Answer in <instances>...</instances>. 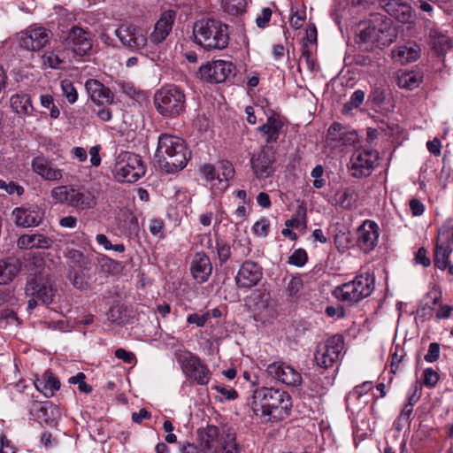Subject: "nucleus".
I'll return each mask as SVG.
<instances>
[{
	"label": "nucleus",
	"instance_id": "1",
	"mask_svg": "<svg viewBox=\"0 0 453 453\" xmlns=\"http://www.w3.org/2000/svg\"><path fill=\"white\" fill-rule=\"evenodd\" d=\"M249 404L255 416L273 421L288 416L292 401L283 389L262 387L253 391Z\"/></svg>",
	"mask_w": 453,
	"mask_h": 453
},
{
	"label": "nucleus",
	"instance_id": "2",
	"mask_svg": "<svg viewBox=\"0 0 453 453\" xmlns=\"http://www.w3.org/2000/svg\"><path fill=\"white\" fill-rule=\"evenodd\" d=\"M190 155L182 138L167 133L159 134L155 157L160 168L166 173L182 170L187 165Z\"/></svg>",
	"mask_w": 453,
	"mask_h": 453
},
{
	"label": "nucleus",
	"instance_id": "3",
	"mask_svg": "<svg viewBox=\"0 0 453 453\" xmlns=\"http://www.w3.org/2000/svg\"><path fill=\"white\" fill-rule=\"evenodd\" d=\"M193 33L196 42L208 50H223L229 42L228 27L217 19L196 21Z\"/></svg>",
	"mask_w": 453,
	"mask_h": 453
},
{
	"label": "nucleus",
	"instance_id": "4",
	"mask_svg": "<svg viewBox=\"0 0 453 453\" xmlns=\"http://www.w3.org/2000/svg\"><path fill=\"white\" fill-rule=\"evenodd\" d=\"M50 194L56 203L67 204L79 212L91 210L96 205V196L85 186H58L52 188Z\"/></svg>",
	"mask_w": 453,
	"mask_h": 453
},
{
	"label": "nucleus",
	"instance_id": "5",
	"mask_svg": "<svg viewBox=\"0 0 453 453\" xmlns=\"http://www.w3.org/2000/svg\"><path fill=\"white\" fill-rule=\"evenodd\" d=\"M44 265L43 257H29L26 267L33 278L28 280L26 286V294L40 300L43 304L49 305L53 303L56 288L51 280L48 278L36 277L41 273V268Z\"/></svg>",
	"mask_w": 453,
	"mask_h": 453
},
{
	"label": "nucleus",
	"instance_id": "6",
	"mask_svg": "<svg viewBox=\"0 0 453 453\" xmlns=\"http://www.w3.org/2000/svg\"><path fill=\"white\" fill-rule=\"evenodd\" d=\"M374 289V277L369 273L357 275L353 280L336 287L333 292L334 297L353 305L369 296Z\"/></svg>",
	"mask_w": 453,
	"mask_h": 453
},
{
	"label": "nucleus",
	"instance_id": "7",
	"mask_svg": "<svg viewBox=\"0 0 453 453\" xmlns=\"http://www.w3.org/2000/svg\"><path fill=\"white\" fill-rule=\"evenodd\" d=\"M154 104L160 115L176 118L185 111L186 96L180 87L165 85L156 91Z\"/></svg>",
	"mask_w": 453,
	"mask_h": 453
},
{
	"label": "nucleus",
	"instance_id": "8",
	"mask_svg": "<svg viewBox=\"0 0 453 453\" xmlns=\"http://www.w3.org/2000/svg\"><path fill=\"white\" fill-rule=\"evenodd\" d=\"M142 157L129 151L120 152L112 166V174L119 182L134 183L145 173Z\"/></svg>",
	"mask_w": 453,
	"mask_h": 453
},
{
	"label": "nucleus",
	"instance_id": "9",
	"mask_svg": "<svg viewBox=\"0 0 453 453\" xmlns=\"http://www.w3.org/2000/svg\"><path fill=\"white\" fill-rule=\"evenodd\" d=\"M344 347L343 337L334 334L318 344L314 353L316 365L323 369L332 367L341 357Z\"/></svg>",
	"mask_w": 453,
	"mask_h": 453
},
{
	"label": "nucleus",
	"instance_id": "10",
	"mask_svg": "<svg viewBox=\"0 0 453 453\" xmlns=\"http://www.w3.org/2000/svg\"><path fill=\"white\" fill-rule=\"evenodd\" d=\"M379 159L377 150L368 148L357 149L349 161L351 175L355 178L370 176Z\"/></svg>",
	"mask_w": 453,
	"mask_h": 453
},
{
	"label": "nucleus",
	"instance_id": "11",
	"mask_svg": "<svg viewBox=\"0 0 453 453\" xmlns=\"http://www.w3.org/2000/svg\"><path fill=\"white\" fill-rule=\"evenodd\" d=\"M276 150L273 146L265 145L259 151L253 153L250 165L257 179H266L275 172Z\"/></svg>",
	"mask_w": 453,
	"mask_h": 453
},
{
	"label": "nucleus",
	"instance_id": "12",
	"mask_svg": "<svg viewBox=\"0 0 453 453\" xmlns=\"http://www.w3.org/2000/svg\"><path fill=\"white\" fill-rule=\"evenodd\" d=\"M180 360L181 369L187 377L201 386H205L209 383L211 378V372L197 356L188 352Z\"/></svg>",
	"mask_w": 453,
	"mask_h": 453
},
{
	"label": "nucleus",
	"instance_id": "13",
	"mask_svg": "<svg viewBox=\"0 0 453 453\" xmlns=\"http://www.w3.org/2000/svg\"><path fill=\"white\" fill-rule=\"evenodd\" d=\"M122 45L132 51L143 50L148 43L147 32L134 25L123 24L115 30Z\"/></svg>",
	"mask_w": 453,
	"mask_h": 453
},
{
	"label": "nucleus",
	"instance_id": "14",
	"mask_svg": "<svg viewBox=\"0 0 453 453\" xmlns=\"http://www.w3.org/2000/svg\"><path fill=\"white\" fill-rule=\"evenodd\" d=\"M394 40L395 35L389 30L368 26L360 30L356 41L359 45H365V50H372L373 47L382 48L388 46Z\"/></svg>",
	"mask_w": 453,
	"mask_h": 453
},
{
	"label": "nucleus",
	"instance_id": "15",
	"mask_svg": "<svg viewBox=\"0 0 453 453\" xmlns=\"http://www.w3.org/2000/svg\"><path fill=\"white\" fill-rule=\"evenodd\" d=\"M65 41L73 53L79 57L88 55L93 47L91 33L79 26L70 28Z\"/></svg>",
	"mask_w": 453,
	"mask_h": 453
},
{
	"label": "nucleus",
	"instance_id": "16",
	"mask_svg": "<svg viewBox=\"0 0 453 453\" xmlns=\"http://www.w3.org/2000/svg\"><path fill=\"white\" fill-rule=\"evenodd\" d=\"M266 373L272 379L288 387L297 388L303 383V377L298 370L284 362H273L267 365Z\"/></svg>",
	"mask_w": 453,
	"mask_h": 453
},
{
	"label": "nucleus",
	"instance_id": "17",
	"mask_svg": "<svg viewBox=\"0 0 453 453\" xmlns=\"http://www.w3.org/2000/svg\"><path fill=\"white\" fill-rule=\"evenodd\" d=\"M234 66L231 62L216 60L208 62L199 68V77L211 83H220L225 81L233 74Z\"/></svg>",
	"mask_w": 453,
	"mask_h": 453
},
{
	"label": "nucleus",
	"instance_id": "18",
	"mask_svg": "<svg viewBox=\"0 0 453 453\" xmlns=\"http://www.w3.org/2000/svg\"><path fill=\"white\" fill-rule=\"evenodd\" d=\"M358 135L356 131L349 130L340 123H333L327 130V144L340 150L357 142Z\"/></svg>",
	"mask_w": 453,
	"mask_h": 453
},
{
	"label": "nucleus",
	"instance_id": "19",
	"mask_svg": "<svg viewBox=\"0 0 453 453\" xmlns=\"http://www.w3.org/2000/svg\"><path fill=\"white\" fill-rule=\"evenodd\" d=\"M176 14L174 10H166L160 14L148 38L150 43L158 45L166 40L173 30Z\"/></svg>",
	"mask_w": 453,
	"mask_h": 453
},
{
	"label": "nucleus",
	"instance_id": "20",
	"mask_svg": "<svg viewBox=\"0 0 453 453\" xmlns=\"http://www.w3.org/2000/svg\"><path fill=\"white\" fill-rule=\"evenodd\" d=\"M51 33L43 27H30L20 35V45L28 50H39L50 41Z\"/></svg>",
	"mask_w": 453,
	"mask_h": 453
},
{
	"label": "nucleus",
	"instance_id": "21",
	"mask_svg": "<svg viewBox=\"0 0 453 453\" xmlns=\"http://www.w3.org/2000/svg\"><path fill=\"white\" fill-rule=\"evenodd\" d=\"M12 215L17 226L31 227L40 225L44 217V211L37 205H28L15 208Z\"/></svg>",
	"mask_w": 453,
	"mask_h": 453
},
{
	"label": "nucleus",
	"instance_id": "22",
	"mask_svg": "<svg viewBox=\"0 0 453 453\" xmlns=\"http://www.w3.org/2000/svg\"><path fill=\"white\" fill-rule=\"evenodd\" d=\"M262 278L261 267L254 262H244L236 276V284L242 288H250L257 285Z\"/></svg>",
	"mask_w": 453,
	"mask_h": 453
},
{
	"label": "nucleus",
	"instance_id": "23",
	"mask_svg": "<svg viewBox=\"0 0 453 453\" xmlns=\"http://www.w3.org/2000/svg\"><path fill=\"white\" fill-rule=\"evenodd\" d=\"M85 88L90 99L97 105L112 104L113 93L99 81L89 79L86 81Z\"/></svg>",
	"mask_w": 453,
	"mask_h": 453
},
{
	"label": "nucleus",
	"instance_id": "24",
	"mask_svg": "<svg viewBox=\"0 0 453 453\" xmlns=\"http://www.w3.org/2000/svg\"><path fill=\"white\" fill-rule=\"evenodd\" d=\"M358 246L365 252H369L377 245L379 238V226L372 220H365L360 227Z\"/></svg>",
	"mask_w": 453,
	"mask_h": 453
},
{
	"label": "nucleus",
	"instance_id": "25",
	"mask_svg": "<svg viewBox=\"0 0 453 453\" xmlns=\"http://www.w3.org/2000/svg\"><path fill=\"white\" fill-rule=\"evenodd\" d=\"M453 253V220H447L438 231L434 255Z\"/></svg>",
	"mask_w": 453,
	"mask_h": 453
},
{
	"label": "nucleus",
	"instance_id": "26",
	"mask_svg": "<svg viewBox=\"0 0 453 453\" xmlns=\"http://www.w3.org/2000/svg\"><path fill=\"white\" fill-rule=\"evenodd\" d=\"M380 4L387 13L400 22L405 23L411 17V7L402 0H380Z\"/></svg>",
	"mask_w": 453,
	"mask_h": 453
},
{
	"label": "nucleus",
	"instance_id": "27",
	"mask_svg": "<svg viewBox=\"0 0 453 453\" xmlns=\"http://www.w3.org/2000/svg\"><path fill=\"white\" fill-rule=\"evenodd\" d=\"M33 171L46 180H60L63 178L62 170L55 167L51 162L43 157H36L32 160Z\"/></svg>",
	"mask_w": 453,
	"mask_h": 453
},
{
	"label": "nucleus",
	"instance_id": "28",
	"mask_svg": "<svg viewBox=\"0 0 453 453\" xmlns=\"http://www.w3.org/2000/svg\"><path fill=\"white\" fill-rule=\"evenodd\" d=\"M20 268L21 261L19 257H5L0 259V285L11 282Z\"/></svg>",
	"mask_w": 453,
	"mask_h": 453
},
{
	"label": "nucleus",
	"instance_id": "29",
	"mask_svg": "<svg viewBox=\"0 0 453 453\" xmlns=\"http://www.w3.org/2000/svg\"><path fill=\"white\" fill-rule=\"evenodd\" d=\"M19 249H48L52 244V240L42 234H24L18 240Z\"/></svg>",
	"mask_w": 453,
	"mask_h": 453
},
{
	"label": "nucleus",
	"instance_id": "30",
	"mask_svg": "<svg viewBox=\"0 0 453 453\" xmlns=\"http://www.w3.org/2000/svg\"><path fill=\"white\" fill-rule=\"evenodd\" d=\"M393 58L403 65L416 61L420 55V49L415 43L401 45L393 50Z\"/></svg>",
	"mask_w": 453,
	"mask_h": 453
},
{
	"label": "nucleus",
	"instance_id": "31",
	"mask_svg": "<svg viewBox=\"0 0 453 453\" xmlns=\"http://www.w3.org/2000/svg\"><path fill=\"white\" fill-rule=\"evenodd\" d=\"M10 103L12 110L18 114L27 116L35 115L36 111L32 104L30 96L27 94H16L12 96Z\"/></svg>",
	"mask_w": 453,
	"mask_h": 453
},
{
	"label": "nucleus",
	"instance_id": "32",
	"mask_svg": "<svg viewBox=\"0 0 453 453\" xmlns=\"http://www.w3.org/2000/svg\"><path fill=\"white\" fill-rule=\"evenodd\" d=\"M282 127L283 123L280 119L269 117L266 122L258 127V131L265 137L266 145L277 142Z\"/></svg>",
	"mask_w": 453,
	"mask_h": 453
},
{
	"label": "nucleus",
	"instance_id": "33",
	"mask_svg": "<svg viewBox=\"0 0 453 453\" xmlns=\"http://www.w3.org/2000/svg\"><path fill=\"white\" fill-rule=\"evenodd\" d=\"M197 434L203 451L207 452L216 449V442L219 436V430L217 426H208L205 429H199Z\"/></svg>",
	"mask_w": 453,
	"mask_h": 453
},
{
	"label": "nucleus",
	"instance_id": "34",
	"mask_svg": "<svg viewBox=\"0 0 453 453\" xmlns=\"http://www.w3.org/2000/svg\"><path fill=\"white\" fill-rule=\"evenodd\" d=\"M257 315L263 319L273 318L276 314L275 303L271 300L269 294H259L255 298V308Z\"/></svg>",
	"mask_w": 453,
	"mask_h": 453
},
{
	"label": "nucleus",
	"instance_id": "35",
	"mask_svg": "<svg viewBox=\"0 0 453 453\" xmlns=\"http://www.w3.org/2000/svg\"><path fill=\"white\" fill-rule=\"evenodd\" d=\"M212 271L210 257H199L191 265L193 277L200 283L205 282Z\"/></svg>",
	"mask_w": 453,
	"mask_h": 453
},
{
	"label": "nucleus",
	"instance_id": "36",
	"mask_svg": "<svg viewBox=\"0 0 453 453\" xmlns=\"http://www.w3.org/2000/svg\"><path fill=\"white\" fill-rule=\"evenodd\" d=\"M216 167L219 182L217 189L221 192L227 188L228 180L234 176V169L233 165L227 160L219 161Z\"/></svg>",
	"mask_w": 453,
	"mask_h": 453
},
{
	"label": "nucleus",
	"instance_id": "37",
	"mask_svg": "<svg viewBox=\"0 0 453 453\" xmlns=\"http://www.w3.org/2000/svg\"><path fill=\"white\" fill-rule=\"evenodd\" d=\"M358 195L352 187L346 188L335 194V199L338 205L342 209L350 210L357 204Z\"/></svg>",
	"mask_w": 453,
	"mask_h": 453
},
{
	"label": "nucleus",
	"instance_id": "38",
	"mask_svg": "<svg viewBox=\"0 0 453 453\" xmlns=\"http://www.w3.org/2000/svg\"><path fill=\"white\" fill-rule=\"evenodd\" d=\"M285 293L290 301L298 300L303 294V282L299 277H292L285 286Z\"/></svg>",
	"mask_w": 453,
	"mask_h": 453
},
{
	"label": "nucleus",
	"instance_id": "39",
	"mask_svg": "<svg viewBox=\"0 0 453 453\" xmlns=\"http://www.w3.org/2000/svg\"><path fill=\"white\" fill-rule=\"evenodd\" d=\"M35 387L45 396L50 397L53 395L54 391L60 388V381L52 374H50L46 380L36 382Z\"/></svg>",
	"mask_w": 453,
	"mask_h": 453
},
{
	"label": "nucleus",
	"instance_id": "40",
	"mask_svg": "<svg viewBox=\"0 0 453 453\" xmlns=\"http://www.w3.org/2000/svg\"><path fill=\"white\" fill-rule=\"evenodd\" d=\"M306 207L303 204L298 206L296 215L285 222V226L292 229L303 230L306 228Z\"/></svg>",
	"mask_w": 453,
	"mask_h": 453
},
{
	"label": "nucleus",
	"instance_id": "41",
	"mask_svg": "<svg viewBox=\"0 0 453 453\" xmlns=\"http://www.w3.org/2000/svg\"><path fill=\"white\" fill-rule=\"evenodd\" d=\"M246 0H222V8L229 15H241L246 12Z\"/></svg>",
	"mask_w": 453,
	"mask_h": 453
},
{
	"label": "nucleus",
	"instance_id": "42",
	"mask_svg": "<svg viewBox=\"0 0 453 453\" xmlns=\"http://www.w3.org/2000/svg\"><path fill=\"white\" fill-rule=\"evenodd\" d=\"M421 81V77L414 72L404 73L398 77V85L401 88L413 89L417 88Z\"/></svg>",
	"mask_w": 453,
	"mask_h": 453
},
{
	"label": "nucleus",
	"instance_id": "43",
	"mask_svg": "<svg viewBox=\"0 0 453 453\" xmlns=\"http://www.w3.org/2000/svg\"><path fill=\"white\" fill-rule=\"evenodd\" d=\"M98 263L102 271L110 274H118L123 270V265L111 257H101Z\"/></svg>",
	"mask_w": 453,
	"mask_h": 453
},
{
	"label": "nucleus",
	"instance_id": "44",
	"mask_svg": "<svg viewBox=\"0 0 453 453\" xmlns=\"http://www.w3.org/2000/svg\"><path fill=\"white\" fill-rule=\"evenodd\" d=\"M40 103L43 108L50 110V116L51 119H56L60 115V110L54 104V98L50 94L41 95Z\"/></svg>",
	"mask_w": 453,
	"mask_h": 453
},
{
	"label": "nucleus",
	"instance_id": "45",
	"mask_svg": "<svg viewBox=\"0 0 453 453\" xmlns=\"http://www.w3.org/2000/svg\"><path fill=\"white\" fill-rule=\"evenodd\" d=\"M96 240L105 250L123 253L125 246L122 243L112 244L108 237L104 234H99L96 236Z\"/></svg>",
	"mask_w": 453,
	"mask_h": 453
},
{
	"label": "nucleus",
	"instance_id": "46",
	"mask_svg": "<svg viewBox=\"0 0 453 453\" xmlns=\"http://www.w3.org/2000/svg\"><path fill=\"white\" fill-rule=\"evenodd\" d=\"M108 319L112 323L121 325L127 320V311L123 306H114L108 313Z\"/></svg>",
	"mask_w": 453,
	"mask_h": 453
},
{
	"label": "nucleus",
	"instance_id": "47",
	"mask_svg": "<svg viewBox=\"0 0 453 453\" xmlns=\"http://www.w3.org/2000/svg\"><path fill=\"white\" fill-rule=\"evenodd\" d=\"M200 171L205 180L211 183V188L218 190L217 187L219 186V182L217 180V167L208 164L203 165Z\"/></svg>",
	"mask_w": 453,
	"mask_h": 453
},
{
	"label": "nucleus",
	"instance_id": "48",
	"mask_svg": "<svg viewBox=\"0 0 453 453\" xmlns=\"http://www.w3.org/2000/svg\"><path fill=\"white\" fill-rule=\"evenodd\" d=\"M61 89L63 95L66 97L70 104H73L78 99V93L73 84L69 80H64L61 81Z\"/></svg>",
	"mask_w": 453,
	"mask_h": 453
},
{
	"label": "nucleus",
	"instance_id": "49",
	"mask_svg": "<svg viewBox=\"0 0 453 453\" xmlns=\"http://www.w3.org/2000/svg\"><path fill=\"white\" fill-rule=\"evenodd\" d=\"M86 376L83 372H78L75 376L68 379L70 384L78 385V388L81 393L89 394L92 392V387L86 383Z\"/></svg>",
	"mask_w": 453,
	"mask_h": 453
},
{
	"label": "nucleus",
	"instance_id": "50",
	"mask_svg": "<svg viewBox=\"0 0 453 453\" xmlns=\"http://www.w3.org/2000/svg\"><path fill=\"white\" fill-rule=\"evenodd\" d=\"M42 64L52 69H58L60 68V65L62 64V60L59 58V57L54 53L53 51H46L42 57Z\"/></svg>",
	"mask_w": 453,
	"mask_h": 453
},
{
	"label": "nucleus",
	"instance_id": "51",
	"mask_svg": "<svg viewBox=\"0 0 453 453\" xmlns=\"http://www.w3.org/2000/svg\"><path fill=\"white\" fill-rule=\"evenodd\" d=\"M324 175V167L321 165H316L311 173V176L313 180V187L315 188H321L326 185V180L323 178Z\"/></svg>",
	"mask_w": 453,
	"mask_h": 453
},
{
	"label": "nucleus",
	"instance_id": "52",
	"mask_svg": "<svg viewBox=\"0 0 453 453\" xmlns=\"http://www.w3.org/2000/svg\"><path fill=\"white\" fill-rule=\"evenodd\" d=\"M269 228H270V221L267 219L263 218V219L257 220L253 225L252 230L256 235L260 236V237H265L269 233Z\"/></svg>",
	"mask_w": 453,
	"mask_h": 453
},
{
	"label": "nucleus",
	"instance_id": "53",
	"mask_svg": "<svg viewBox=\"0 0 453 453\" xmlns=\"http://www.w3.org/2000/svg\"><path fill=\"white\" fill-rule=\"evenodd\" d=\"M210 318V311L203 312V314L191 313L187 317V322L188 324H195L198 327H202L206 324Z\"/></svg>",
	"mask_w": 453,
	"mask_h": 453
},
{
	"label": "nucleus",
	"instance_id": "54",
	"mask_svg": "<svg viewBox=\"0 0 453 453\" xmlns=\"http://www.w3.org/2000/svg\"><path fill=\"white\" fill-rule=\"evenodd\" d=\"M439 380V374L433 368H426L423 372V382L427 388L434 387Z\"/></svg>",
	"mask_w": 453,
	"mask_h": 453
},
{
	"label": "nucleus",
	"instance_id": "55",
	"mask_svg": "<svg viewBox=\"0 0 453 453\" xmlns=\"http://www.w3.org/2000/svg\"><path fill=\"white\" fill-rule=\"evenodd\" d=\"M0 189L4 190L10 195L16 193L18 196H21L24 193V188L16 182H6L4 180H0Z\"/></svg>",
	"mask_w": 453,
	"mask_h": 453
},
{
	"label": "nucleus",
	"instance_id": "56",
	"mask_svg": "<svg viewBox=\"0 0 453 453\" xmlns=\"http://www.w3.org/2000/svg\"><path fill=\"white\" fill-rule=\"evenodd\" d=\"M372 388V383L371 381H365L363 384L357 386L349 394L348 399L360 398L364 394H366Z\"/></svg>",
	"mask_w": 453,
	"mask_h": 453
},
{
	"label": "nucleus",
	"instance_id": "57",
	"mask_svg": "<svg viewBox=\"0 0 453 453\" xmlns=\"http://www.w3.org/2000/svg\"><path fill=\"white\" fill-rule=\"evenodd\" d=\"M272 10L268 7L263 8L256 18V24L259 28H265L272 17Z\"/></svg>",
	"mask_w": 453,
	"mask_h": 453
},
{
	"label": "nucleus",
	"instance_id": "58",
	"mask_svg": "<svg viewBox=\"0 0 453 453\" xmlns=\"http://www.w3.org/2000/svg\"><path fill=\"white\" fill-rule=\"evenodd\" d=\"M440 344L432 342L429 344L428 351L425 356V360L428 363H434L440 357Z\"/></svg>",
	"mask_w": 453,
	"mask_h": 453
},
{
	"label": "nucleus",
	"instance_id": "59",
	"mask_svg": "<svg viewBox=\"0 0 453 453\" xmlns=\"http://www.w3.org/2000/svg\"><path fill=\"white\" fill-rule=\"evenodd\" d=\"M16 447L5 434L0 436V453H16Z\"/></svg>",
	"mask_w": 453,
	"mask_h": 453
},
{
	"label": "nucleus",
	"instance_id": "60",
	"mask_svg": "<svg viewBox=\"0 0 453 453\" xmlns=\"http://www.w3.org/2000/svg\"><path fill=\"white\" fill-rule=\"evenodd\" d=\"M373 104L380 105L386 99V90L380 87L373 88L370 96Z\"/></svg>",
	"mask_w": 453,
	"mask_h": 453
},
{
	"label": "nucleus",
	"instance_id": "61",
	"mask_svg": "<svg viewBox=\"0 0 453 453\" xmlns=\"http://www.w3.org/2000/svg\"><path fill=\"white\" fill-rule=\"evenodd\" d=\"M306 19L305 12H296L290 18V26L294 29H299L303 26Z\"/></svg>",
	"mask_w": 453,
	"mask_h": 453
},
{
	"label": "nucleus",
	"instance_id": "62",
	"mask_svg": "<svg viewBox=\"0 0 453 453\" xmlns=\"http://www.w3.org/2000/svg\"><path fill=\"white\" fill-rule=\"evenodd\" d=\"M115 357L123 360L126 364H132L135 361V356L133 352L127 351L124 349H117L115 350Z\"/></svg>",
	"mask_w": 453,
	"mask_h": 453
},
{
	"label": "nucleus",
	"instance_id": "63",
	"mask_svg": "<svg viewBox=\"0 0 453 453\" xmlns=\"http://www.w3.org/2000/svg\"><path fill=\"white\" fill-rule=\"evenodd\" d=\"M412 411H413V407H411V404H404V406L400 413V416L398 418V422L410 426L411 421V417Z\"/></svg>",
	"mask_w": 453,
	"mask_h": 453
},
{
	"label": "nucleus",
	"instance_id": "64",
	"mask_svg": "<svg viewBox=\"0 0 453 453\" xmlns=\"http://www.w3.org/2000/svg\"><path fill=\"white\" fill-rule=\"evenodd\" d=\"M164 222L159 219H152L149 222V230L153 235H158L163 233Z\"/></svg>",
	"mask_w": 453,
	"mask_h": 453
}]
</instances>
